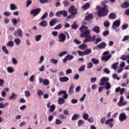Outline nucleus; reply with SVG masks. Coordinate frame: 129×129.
Returning a JSON list of instances; mask_svg holds the SVG:
<instances>
[{
  "instance_id": "obj_8",
  "label": "nucleus",
  "mask_w": 129,
  "mask_h": 129,
  "mask_svg": "<svg viewBox=\"0 0 129 129\" xmlns=\"http://www.w3.org/2000/svg\"><path fill=\"white\" fill-rule=\"evenodd\" d=\"M108 80H109V78L107 77H103L100 80V84L101 86H103L104 85H105V82L107 83L108 82Z\"/></svg>"
},
{
  "instance_id": "obj_35",
  "label": "nucleus",
  "mask_w": 129,
  "mask_h": 129,
  "mask_svg": "<svg viewBox=\"0 0 129 129\" xmlns=\"http://www.w3.org/2000/svg\"><path fill=\"white\" fill-rule=\"evenodd\" d=\"M118 62H115L112 65V68L114 70H116V69H117V65H118Z\"/></svg>"
},
{
  "instance_id": "obj_18",
  "label": "nucleus",
  "mask_w": 129,
  "mask_h": 129,
  "mask_svg": "<svg viewBox=\"0 0 129 129\" xmlns=\"http://www.w3.org/2000/svg\"><path fill=\"white\" fill-rule=\"evenodd\" d=\"M92 19H93V15H92V14H90L85 17V20L87 22L88 21H91Z\"/></svg>"
},
{
  "instance_id": "obj_39",
  "label": "nucleus",
  "mask_w": 129,
  "mask_h": 129,
  "mask_svg": "<svg viewBox=\"0 0 129 129\" xmlns=\"http://www.w3.org/2000/svg\"><path fill=\"white\" fill-rule=\"evenodd\" d=\"M55 108H56L55 105H51L50 106V108L49 109L50 112H53V111L55 110Z\"/></svg>"
},
{
  "instance_id": "obj_58",
  "label": "nucleus",
  "mask_w": 129,
  "mask_h": 129,
  "mask_svg": "<svg viewBox=\"0 0 129 129\" xmlns=\"http://www.w3.org/2000/svg\"><path fill=\"white\" fill-rule=\"evenodd\" d=\"M25 94L26 97H29L31 96V93L29 91H25Z\"/></svg>"
},
{
  "instance_id": "obj_31",
  "label": "nucleus",
  "mask_w": 129,
  "mask_h": 129,
  "mask_svg": "<svg viewBox=\"0 0 129 129\" xmlns=\"http://www.w3.org/2000/svg\"><path fill=\"white\" fill-rule=\"evenodd\" d=\"M16 93H12V95L9 97V100H13V99L15 100L16 99Z\"/></svg>"
},
{
  "instance_id": "obj_36",
  "label": "nucleus",
  "mask_w": 129,
  "mask_h": 129,
  "mask_svg": "<svg viewBox=\"0 0 129 129\" xmlns=\"http://www.w3.org/2000/svg\"><path fill=\"white\" fill-rule=\"evenodd\" d=\"M43 85H49V84H50V82H49V80H47V79H44L43 81Z\"/></svg>"
},
{
  "instance_id": "obj_23",
  "label": "nucleus",
  "mask_w": 129,
  "mask_h": 129,
  "mask_svg": "<svg viewBox=\"0 0 129 129\" xmlns=\"http://www.w3.org/2000/svg\"><path fill=\"white\" fill-rule=\"evenodd\" d=\"M10 9L11 11H15L18 9V7H17V6H16L15 4H11L10 5Z\"/></svg>"
},
{
  "instance_id": "obj_44",
  "label": "nucleus",
  "mask_w": 129,
  "mask_h": 129,
  "mask_svg": "<svg viewBox=\"0 0 129 129\" xmlns=\"http://www.w3.org/2000/svg\"><path fill=\"white\" fill-rule=\"evenodd\" d=\"M58 118H60V119H66L67 117L62 114H60L58 115Z\"/></svg>"
},
{
  "instance_id": "obj_32",
  "label": "nucleus",
  "mask_w": 129,
  "mask_h": 129,
  "mask_svg": "<svg viewBox=\"0 0 129 129\" xmlns=\"http://www.w3.org/2000/svg\"><path fill=\"white\" fill-rule=\"evenodd\" d=\"M106 86L105 87V88L106 90H108L111 88V86L110 85V84L109 82L106 83Z\"/></svg>"
},
{
  "instance_id": "obj_47",
  "label": "nucleus",
  "mask_w": 129,
  "mask_h": 129,
  "mask_svg": "<svg viewBox=\"0 0 129 129\" xmlns=\"http://www.w3.org/2000/svg\"><path fill=\"white\" fill-rule=\"evenodd\" d=\"M103 71L104 73H105L106 74H110V71L107 68L104 69Z\"/></svg>"
},
{
  "instance_id": "obj_63",
  "label": "nucleus",
  "mask_w": 129,
  "mask_h": 129,
  "mask_svg": "<svg viewBox=\"0 0 129 129\" xmlns=\"http://www.w3.org/2000/svg\"><path fill=\"white\" fill-rule=\"evenodd\" d=\"M71 103H72L73 104H75L76 103H77L78 102V100L76 99H73L71 101Z\"/></svg>"
},
{
  "instance_id": "obj_28",
  "label": "nucleus",
  "mask_w": 129,
  "mask_h": 129,
  "mask_svg": "<svg viewBox=\"0 0 129 129\" xmlns=\"http://www.w3.org/2000/svg\"><path fill=\"white\" fill-rule=\"evenodd\" d=\"M47 18H48V12H45L41 17L40 20L43 21V20H45V19H47Z\"/></svg>"
},
{
  "instance_id": "obj_20",
  "label": "nucleus",
  "mask_w": 129,
  "mask_h": 129,
  "mask_svg": "<svg viewBox=\"0 0 129 129\" xmlns=\"http://www.w3.org/2000/svg\"><path fill=\"white\" fill-rule=\"evenodd\" d=\"M59 81L60 82H67V81H69V78L67 77H60L59 78Z\"/></svg>"
},
{
  "instance_id": "obj_51",
  "label": "nucleus",
  "mask_w": 129,
  "mask_h": 129,
  "mask_svg": "<svg viewBox=\"0 0 129 129\" xmlns=\"http://www.w3.org/2000/svg\"><path fill=\"white\" fill-rule=\"evenodd\" d=\"M85 70V66L83 65L79 69V72H83Z\"/></svg>"
},
{
  "instance_id": "obj_29",
  "label": "nucleus",
  "mask_w": 129,
  "mask_h": 129,
  "mask_svg": "<svg viewBox=\"0 0 129 129\" xmlns=\"http://www.w3.org/2000/svg\"><path fill=\"white\" fill-rule=\"evenodd\" d=\"M120 59L122 60V61H126L127 59H128V56L127 55H122L120 56Z\"/></svg>"
},
{
  "instance_id": "obj_14",
  "label": "nucleus",
  "mask_w": 129,
  "mask_h": 129,
  "mask_svg": "<svg viewBox=\"0 0 129 129\" xmlns=\"http://www.w3.org/2000/svg\"><path fill=\"white\" fill-rule=\"evenodd\" d=\"M90 8V3H87L84 6L82 7V10L84 11H86V10H88Z\"/></svg>"
},
{
  "instance_id": "obj_10",
  "label": "nucleus",
  "mask_w": 129,
  "mask_h": 129,
  "mask_svg": "<svg viewBox=\"0 0 129 129\" xmlns=\"http://www.w3.org/2000/svg\"><path fill=\"white\" fill-rule=\"evenodd\" d=\"M68 92L70 95H72V94H73L74 92V84H71Z\"/></svg>"
},
{
  "instance_id": "obj_46",
  "label": "nucleus",
  "mask_w": 129,
  "mask_h": 129,
  "mask_svg": "<svg viewBox=\"0 0 129 129\" xmlns=\"http://www.w3.org/2000/svg\"><path fill=\"white\" fill-rule=\"evenodd\" d=\"M7 45L9 47H14V42L12 41H10L8 42V43L7 44Z\"/></svg>"
},
{
  "instance_id": "obj_49",
  "label": "nucleus",
  "mask_w": 129,
  "mask_h": 129,
  "mask_svg": "<svg viewBox=\"0 0 129 129\" xmlns=\"http://www.w3.org/2000/svg\"><path fill=\"white\" fill-rule=\"evenodd\" d=\"M83 117L85 120H88V118L89 117V115H88L87 113L84 114L83 116Z\"/></svg>"
},
{
  "instance_id": "obj_38",
  "label": "nucleus",
  "mask_w": 129,
  "mask_h": 129,
  "mask_svg": "<svg viewBox=\"0 0 129 129\" xmlns=\"http://www.w3.org/2000/svg\"><path fill=\"white\" fill-rule=\"evenodd\" d=\"M68 60H69V61H71L74 58V56L73 55H71V54H68L66 56Z\"/></svg>"
},
{
  "instance_id": "obj_27",
  "label": "nucleus",
  "mask_w": 129,
  "mask_h": 129,
  "mask_svg": "<svg viewBox=\"0 0 129 129\" xmlns=\"http://www.w3.org/2000/svg\"><path fill=\"white\" fill-rule=\"evenodd\" d=\"M2 50L4 51V52L5 53V54H9L10 52H9V50H8V49H7V47L6 45H4L2 46Z\"/></svg>"
},
{
  "instance_id": "obj_30",
  "label": "nucleus",
  "mask_w": 129,
  "mask_h": 129,
  "mask_svg": "<svg viewBox=\"0 0 129 129\" xmlns=\"http://www.w3.org/2000/svg\"><path fill=\"white\" fill-rule=\"evenodd\" d=\"M123 102V96H121L119 101L117 103V105L118 106H121V103Z\"/></svg>"
},
{
  "instance_id": "obj_26",
  "label": "nucleus",
  "mask_w": 129,
  "mask_h": 129,
  "mask_svg": "<svg viewBox=\"0 0 129 129\" xmlns=\"http://www.w3.org/2000/svg\"><path fill=\"white\" fill-rule=\"evenodd\" d=\"M79 118V114H75L72 117V120H77Z\"/></svg>"
},
{
  "instance_id": "obj_60",
  "label": "nucleus",
  "mask_w": 129,
  "mask_h": 129,
  "mask_svg": "<svg viewBox=\"0 0 129 129\" xmlns=\"http://www.w3.org/2000/svg\"><path fill=\"white\" fill-rule=\"evenodd\" d=\"M37 94L39 96H41V95H43V94H44V92H42L41 90H39L37 91Z\"/></svg>"
},
{
  "instance_id": "obj_19",
  "label": "nucleus",
  "mask_w": 129,
  "mask_h": 129,
  "mask_svg": "<svg viewBox=\"0 0 129 129\" xmlns=\"http://www.w3.org/2000/svg\"><path fill=\"white\" fill-rule=\"evenodd\" d=\"M57 23V18H54L49 22V26L53 27Z\"/></svg>"
},
{
  "instance_id": "obj_33",
  "label": "nucleus",
  "mask_w": 129,
  "mask_h": 129,
  "mask_svg": "<svg viewBox=\"0 0 129 129\" xmlns=\"http://www.w3.org/2000/svg\"><path fill=\"white\" fill-rule=\"evenodd\" d=\"M87 45L85 44H82L79 46V49L81 50H84L86 48Z\"/></svg>"
},
{
  "instance_id": "obj_45",
  "label": "nucleus",
  "mask_w": 129,
  "mask_h": 129,
  "mask_svg": "<svg viewBox=\"0 0 129 129\" xmlns=\"http://www.w3.org/2000/svg\"><path fill=\"white\" fill-rule=\"evenodd\" d=\"M104 26L105 28H108V27L110 26V24L109 23V22L106 21L104 22Z\"/></svg>"
},
{
  "instance_id": "obj_52",
  "label": "nucleus",
  "mask_w": 129,
  "mask_h": 129,
  "mask_svg": "<svg viewBox=\"0 0 129 129\" xmlns=\"http://www.w3.org/2000/svg\"><path fill=\"white\" fill-rule=\"evenodd\" d=\"M7 71L9 73H13L14 71V69L11 67H8L7 68Z\"/></svg>"
},
{
  "instance_id": "obj_59",
  "label": "nucleus",
  "mask_w": 129,
  "mask_h": 129,
  "mask_svg": "<svg viewBox=\"0 0 129 129\" xmlns=\"http://www.w3.org/2000/svg\"><path fill=\"white\" fill-rule=\"evenodd\" d=\"M92 67H93V64H92V62H89L87 65V68L88 69H90L92 68Z\"/></svg>"
},
{
  "instance_id": "obj_54",
  "label": "nucleus",
  "mask_w": 129,
  "mask_h": 129,
  "mask_svg": "<svg viewBox=\"0 0 129 129\" xmlns=\"http://www.w3.org/2000/svg\"><path fill=\"white\" fill-rule=\"evenodd\" d=\"M67 54V51H62L59 54V57H62V56H64V55H66Z\"/></svg>"
},
{
  "instance_id": "obj_22",
  "label": "nucleus",
  "mask_w": 129,
  "mask_h": 129,
  "mask_svg": "<svg viewBox=\"0 0 129 129\" xmlns=\"http://www.w3.org/2000/svg\"><path fill=\"white\" fill-rule=\"evenodd\" d=\"M121 7L123 8V9H126L127 8L129 7V3L127 2H126L125 3H124L123 4L121 5Z\"/></svg>"
},
{
  "instance_id": "obj_64",
  "label": "nucleus",
  "mask_w": 129,
  "mask_h": 129,
  "mask_svg": "<svg viewBox=\"0 0 129 129\" xmlns=\"http://www.w3.org/2000/svg\"><path fill=\"white\" fill-rule=\"evenodd\" d=\"M62 3L64 7H68V6H69V2L67 1H63Z\"/></svg>"
},
{
  "instance_id": "obj_55",
  "label": "nucleus",
  "mask_w": 129,
  "mask_h": 129,
  "mask_svg": "<svg viewBox=\"0 0 129 129\" xmlns=\"http://www.w3.org/2000/svg\"><path fill=\"white\" fill-rule=\"evenodd\" d=\"M62 124V120L59 119H56L55 124Z\"/></svg>"
},
{
  "instance_id": "obj_57",
  "label": "nucleus",
  "mask_w": 129,
  "mask_h": 129,
  "mask_svg": "<svg viewBox=\"0 0 129 129\" xmlns=\"http://www.w3.org/2000/svg\"><path fill=\"white\" fill-rule=\"evenodd\" d=\"M102 34L104 37H106V36H107L108 35H109V31H105L102 33Z\"/></svg>"
},
{
  "instance_id": "obj_50",
  "label": "nucleus",
  "mask_w": 129,
  "mask_h": 129,
  "mask_svg": "<svg viewBox=\"0 0 129 129\" xmlns=\"http://www.w3.org/2000/svg\"><path fill=\"white\" fill-rule=\"evenodd\" d=\"M12 62L13 64H14V65H17V64H18V60H17L16 58H15V57H13L12 58Z\"/></svg>"
},
{
  "instance_id": "obj_13",
  "label": "nucleus",
  "mask_w": 129,
  "mask_h": 129,
  "mask_svg": "<svg viewBox=\"0 0 129 129\" xmlns=\"http://www.w3.org/2000/svg\"><path fill=\"white\" fill-rule=\"evenodd\" d=\"M17 34H18L19 37H23V31L20 29H19L17 31H15L14 33V36H17Z\"/></svg>"
},
{
  "instance_id": "obj_21",
  "label": "nucleus",
  "mask_w": 129,
  "mask_h": 129,
  "mask_svg": "<svg viewBox=\"0 0 129 129\" xmlns=\"http://www.w3.org/2000/svg\"><path fill=\"white\" fill-rule=\"evenodd\" d=\"M64 102H65V100H64L63 98H61V97L58 98V103L59 105L64 104Z\"/></svg>"
},
{
  "instance_id": "obj_62",
  "label": "nucleus",
  "mask_w": 129,
  "mask_h": 129,
  "mask_svg": "<svg viewBox=\"0 0 129 129\" xmlns=\"http://www.w3.org/2000/svg\"><path fill=\"white\" fill-rule=\"evenodd\" d=\"M74 42L77 44V45H80L81 44V41L78 40L77 39H75L74 40Z\"/></svg>"
},
{
  "instance_id": "obj_56",
  "label": "nucleus",
  "mask_w": 129,
  "mask_h": 129,
  "mask_svg": "<svg viewBox=\"0 0 129 129\" xmlns=\"http://www.w3.org/2000/svg\"><path fill=\"white\" fill-rule=\"evenodd\" d=\"M129 39V35H126L124 36L122 40V42H125V41H127Z\"/></svg>"
},
{
  "instance_id": "obj_41",
  "label": "nucleus",
  "mask_w": 129,
  "mask_h": 129,
  "mask_svg": "<svg viewBox=\"0 0 129 129\" xmlns=\"http://www.w3.org/2000/svg\"><path fill=\"white\" fill-rule=\"evenodd\" d=\"M15 43L16 44V45H20L21 44V39L19 38H16L14 40Z\"/></svg>"
},
{
  "instance_id": "obj_1",
  "label": "nucleus",
  "mask_w": 129,
  "mask_h": 129,
  "mask_svg": "<svg viewBox=\"0 0 129 129\" xmlns=\"http://www.w3.org/2000/svg\"><path fill=\"white\" fill-rule=\"evenodd\" d=\"M109 1L108 0H104L103 2L101 3V5L102 6H97L96 7V9L98 10V12L97 13V15L98 17L99 18H101L102 17H105L108 15V6L106 5V4H108Z\"/></svg>"
},
{
  "instance_id": "obj_3",
  "label": "nucleus",
  "mask_w": 129,
  "mask_h": 129,
  "mask_svg": "<svg viewBox=\"0 0 129 129\" xmlns=\"http://www.w3.org/2000/svg\"><path fill=\"white\" fill-rule=\"evenodd\" d=\"M68 12L71 15L68 17V19H73L77 14V9L74 6H72L69 8Z\"/></svg>"
},
{
  "instance_id": "obj_2",
  "label": "nucleus",
  "mask_w": 129,
  "mask_h": 129,
  "mask_svg": "<svg viewBox=\"0 0 129 129\" xmlns=\"http://www.w3.org/2000/svg\"><path fill=\"white\" fill-rule=\"evenodd\" d=\"M88 29V27L87 26H85V25H82L80 28V31H81V35L80 37L81 38H85L86 37H87V36H89L90 34V31L89 30H87ZM83 30H86L85 31H83Z\"/></svg>"
},
{
  "instance_id": "obj_6",
  "label": "nucleus",
  "mask_w": 129,
  "mask_h": 129,
  "mask_svg": "<svg viewBox=\"0 0 129 129\" xmlns=\"http://www.w3.org/2000/svg\"><path fill=\"white\" fill-rule=\"evenodd\" d=\"M40 13H41V9L40 8H37L31 10L30 14L33 15V17H36V16H38V14H40Z\"/></svg>"
},
{
  "instance_id": "obj_61",
  "label": "nucleus",
  "mask_w": 129,
  "mask_h": 129,
  "mask_svg": "<svg viewBox=\"0 0 129 129\" xmlns=\"http://www.w3.org/2000/svg\"><path fill=\"white\" fill-rule=\"evenodd\" d=\"M50 62L52 63V64H57V63H58V60L52 58L51 59Z\"/></svg>"
},
{
  "instance_id": "obj_17",
  "label": "nucleus",
  "mask_w": 129,
  "mask_h": 129,
  "mask_svg": "<svg viewBox=\"0 0 129 129\" xmlns=\"http://www.w3.org/2000/svg\"><path fill=\"white\" fill-rule=\"evenodd\" d=\"M111 58V55L109 54L106 56H103L101 58L102 61H105V62H107L109 59Z\"/></svg>"
},
{
  "instance_id": "obj_40",
  "label": "nucleus",
  "mask_w": 129,
  "mask_h": 129,
  "mask_svg": "<svg viewBox=\"0 0 129 129\" xmlns=\"http://www.w3.org/2000/svg\"><path fill=\"white\" fill-rule=\"evenodd\" d=\"M62 29V24H59L54 28V30H60Z\"/></svg>"
},
{
  "instance_id": "obj_9",
  "label": "nucleus",
  "mask_w": 129,
  "mask_h": 129,
  "mask_svg": "<svg viewBox=\"0 0 129 129\" xmlns=\"http://www.w3.org/2000/svg\"><path fill=\"white\" fill-rule=\"evenodd\" d=\"M127 118V116L124 113H121L119 114V120L120 121H124Z\"/></svg>"
},
{
  "instance_id": "obj_7",
  "label": "nucleus",
  "mask_w": 129,
  "mask_h": 129,
  "mask_svg": "<svg viewBox=\"0 0 129 129\" xmlns=\"http://www.w3.org/2000/svg\"><path fill=\"white\" fill-rule=\"evenodd\" d=\"M58 41L61 43H64L66 40V35L64 33H60L58 35Z\"/></svg>"
},
{
  "instance_id": "obj_24",
  "label": "nucleus",
  "mask_w": 129,
  "mask_h": 129,
  "mask_svg": "<svg viewBox=\"0 0 129 129\" xmlns=\"http://www.w3.org/2000/svg\"><path fill=\"white\" fill-rule=\"evenodd\" d=\"M91 61L93 64H95V65H97L98 64H99V60L95 59V58H93L91 59Z\"/></svg>"
},
{
  "instance_id": "obj_48",
  "label": "nucleus",
  "mask_w": 129,
  "mask_h": 129,
  "mask_svg": "<svg viewBox=\"0 0 129 129\" xmlns=\"http://www.w3.org/2000/svg\"><path fill=\"white\" fill-rule=\"evenodd\" d=\"M112 121H113V119H112V118L109 119L107 121H106L105 124H106V125L110 124V123H111V122H112Z\"/></svg>"
},
{
  "instance_id": "obj_12",
  "label": "nucleus",
  "mask_w": 129,
  "mask_h": 129,
  "mask_svg": "<svg viewBox=\"0 0 129 129\" xmlns=\"http://www.w3.org/2000/svg\"><path fill=\"white\" fill-rule=\"evenodd\" d=\"M107 45V44H106V43L102 42L99 44H98L97 45V47L98 48H99V49H104V48H105V47H106Z\"/></svg>"
},
{
  "instance_id": "obj_15",
  "label": "nucleus",
  "mask_w": 129,
  "mask_h": 129,
  "mask_svg": "<svg viewBox=\"0 0 129 129\" xmlns=\"http://www.w3.org/2000/svg\"><path fill=\"white\" fill-rule=\"evenodd\" d=\"M39 26H40V27L45 28V27H47V26H48V22H47V21H46V20H43L41 22H40L39 24Z\"/></svg>"
},
{
  "instance_id": "obj_4",
  "label": "nucleus",
  "mask_w": 129,
  "mask_h": 129,
  "mask_svg": "<svg viewBox=\"0 0 129 129\" xmlns=\"http://www.w3.org/2000/svg\"><path fill=\"white\" fill-rule=\"evenodd\" d=\"M56 16L57 17H59L60 16H63V17L66 18V17L68 16V13L65 10L58 11L56 13Z\"/></svg>"
},
{
  "instance_id": "obj_16",
  "label": "nucleus",
  "mask_w": 129,
  "mask_h": 129,
  "mask_svg": "<svg viewBox=\"0 0 129 129\" xmlns=\"http://www.w3.org/2000/svg\"><path fill=\"white\" fill-rule=\"evenodd\" d=\"M108 19L109 20H115V19H116V15L114 13H111L108 16Z\"/></svg>"
},
{
  "instance_id": "obj_25",
  "label": "nucleus",
  "mask_w": 129,
  "mask_h": 129,
  "mask_svg": "<svg viewBox=\"0 0 129 129\" xmlns=\"http://www.w3.org/2000/svg\"><path fill=\"white\" fill-rule=\"evenodd\" d=\"M72 29L73 30H77L78 28V25L76 24V22H74L72 25L71 26Z\"/></svg>"
},
{
  "instance_id": "obj_42",
  "label": "nucleus",
  "mask_w": 129,
  "mask_h": 129,
  "mask_svg": "<svg viewBox=\"0 0 129 129\" xmlns=\"http://www.w3.org/2000/svg\"><path fill=\"white\" fill-rule=\"evenodd\" d=\"M42 37V35L39 34L35 36V40L36 42H39L40 40H41V37Z\"/></svg>"
},
{
  "instance_id": "obj_37",
  "label": "nucleus",
  "mask_w": 129,
  "mask_h": 129,
  "mask_svg": "<svg viewBox=\"0 0 129 129\" xmlns=\"http://www.w3.org/2000/svg\"><path fill=\"white\" fill-rule=\"evenodd\" d=\"M92 52V50L90 49H87L84 51L85 55H89Z\"/></svg>"
},
{
  "instance_id": "obj_11",
  "label": "nucleus",
  "mask_w": 129,
  "mask_h": 129,
  "mask_svg": "<svg viewBox=\"0 0 129 129\" xmlns=\"http://www.w3.org/2000/svg\"><path fill=\"white\" fill-rule=\"evenodd\" d=\"M92 31L96 34H99L100 33V27L99 26H95L92 28Z\"/></svg>"
},
{
  "instance_id": "obj_5",
  "label": "nucleus",
  "mask_w": 129,
  "mask_h": 129,
  "mask_svg": "<svg viewBox=\"0 0 129 129\" xmlns=\"http://www.w3.org/2000/svg\"><path fill=\"white\" fill-rule=\"evenodd\" d=\"M120 26V21L117 20L115 21L112 24V29L113 30H116Z\"/></svg>"
},
{
  "instance_id": "obj_53",
  "label": "nucleus",
  "mask_w": 129,
  "mask_h": 129,
  "mask_svg": "<svg viewBox=\"0 0 129 129\" xmlns=\"http://www.w3.org/2000/svg\"><path fill=\"white\" fill-rule=\"evenodd\" d=\"M3 15H4V16H6V17H10V16L12 15V13H11V12L7 11L4 12Z\"/></svg>"
},
{
  "instance_id": "obj_43",
  "label": "nucleus",
  "mask_w": 129,
  "mask_h": 129,
  "mask_svg": "<svg viewBox=\"0 0 129 129\" xmlns=\"http://www.w3.org/2000/svg\"><path fill=\"white\" fill-rule=\"evenodd\" d=\"M33 2L31 0H28L26 2V8H29L32 5Z\"/></svg>"
},
{
  "instance_id": "obj_34",
  "label": "nucleus",
  "mask_w": 129,
  "mask_h": 129,
  "mask_svg": "<svg viewBox=\"0 0 129 129\" xmlns=\"http://www.w3.org/2000/svg\"><path fill=\"white\" fill-rule=\"evenodd\" d=\"M85 123V121L83 120H79L78 121V126H81V125L84 124V123Z\"/></svg>"
}]
</instances>
